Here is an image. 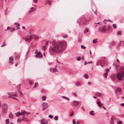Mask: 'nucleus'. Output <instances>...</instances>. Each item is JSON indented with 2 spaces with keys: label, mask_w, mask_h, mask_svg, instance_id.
Returning a JSON list of instances; mask_svg holds the SVG:
<instances>
[{
  "label": "nucleus",
  "mask_w": 124,
  "mask_h": 124,
  "mask_svg": "<svg viewBox=\"0 0 124 124\" xmlns=\"http://www.w3.org/2000/svg\"><path fill=\"white\" fill-rule=\"evenodd\" d=\"M52 44L53 46L50 48L49 50L57 53L63 51L67 47V43L65 41H62L57 44L54 41H53Z\"/></svg>",
  "instance_id": "nucleus-1"
},
{
  "label": "nucleus",
  "mask_w": 124,
  "mask_h": 124,
  "mask_svg": "<svg viewBox=\"0 0 124 124\" xmlns=\"http://www.w3.org/2000/svg\"><path fill=\"white\" fill-rule=\"evenodd\" d=\"M116 77L120 82H122L124 80V67L121 68V70L116 74Z\"/></svg>",
  "instance_id": "nucleus-2"
},
{
  "label": "nucleus",
  "mask_w": 124,
  "mask_h": 124,
  "mask_svg": "<svg viewBox=\"0 0 124 124\" xmlns=\"http://www.w3.org/2000/svg\"><path fill=\"white\" fill-rule=\"evenodd\" d=\"M35 54H36L35 57L36 58H42V56L40 52L39 51V52H38V51L37 50H35Z\"/></svg>",
  "instance_id": "nucleus-3"
},
{
  "label": "nucleus",
  "mask_w": 124,
  "mask_h": 124,
  "mask_svg": "<svg viewBox=\"0 0 124 124\" xmlns=\"http://www.w3.org/2000/svg\"><path fill=\"white\" fill-rule=\"evenodd\" d=\"M41 105L42 107V109L43 111H44L49 107V106L48 105L47 103L45 102L42 103Z\"/></svg>",
  "instance_id": "nucleus-4"
},
{
  "label": "nucleus",
  "mask_w": 124,
  "mask_h": 124,
  "mask_svg": "<svg viewBox=\"0 0 124 124\" xmlns=\"http://www.w3.org/2000/svg\"><path fill=\"white\" fill-rule=\"evenodd\" d=\"M32 36H31L28 35L26 36L25 39V40L26 41L30 42L31 40Z\"/></svg>",
  "instance_id": "nucleus-5"
},
{
  "label": "nucleus",
  "mask_w": 124,
  "mask_h": 124,
  "mask_svg": "<svg viewBox=\"0 0 124 124\" xmlns=\"http://www.w3.org/2000/svg\"><path fill=\"white\" fill-rule=\"evenodd\" d=\"M40 123L41 124H47L48 121L45 119H43L41 120Z\"/></svg>",
  "instance_id": "nucleus-6"
},
{
  "label": "nucleus",
  "mask_w": 124,
  "mask_h": 124,
  "mask_svg": "<svg viewBox=\"0 0 124 124\" xmlns=\"http://www.w3.org/2000/svg\"><path fill=\"white\" fill-rule=\"evenodd\" d=\"M14 61V57L11 56L9 58V63L10 64H12L13 63Z\"/></svg>",
  "instance_id": "nucleus-7"
},
{
  "label": "nucleus",
  "mask_w": 124,
  "mask_h": 124,
  "mask_svg": "<svg viewBox=\"0 0 124 124\" xmlns=\"http://www.w3.org/2000/svg\"><path fill=\"white\" fill-rule=\"evenodd\" d=\"M13 93L8 92L7 94L9 95H11V96H17V93L15 92V94H13Z\"/></svg>",
  "instance_id": "nucleus-8"
},
{
  "label": "nucleus",
  "mask_w": 124,
  "mask_h": 124,
  "mask_svg": "<svg viewBox=\"0 0 124 124\" xmlns=\"http://www.w3.org/2000/svg\"><path fill=\"white\" fill-rule=\"evenodd\" d=\"M72 102L73 104L75 106H77L79 104V102L76 101H72Z\"/></svg>",
  "instance_id": "nucleus-9"
},
{
  "label": "nucleus",
  "mask_w": 124,
  "mask_h": 124,
  "mask_svg": "<svg viewBox=\"0 0 124 124\" xmlns=\"http://www.w3.org/2000/svg\"><path fill=\"white\" fill-rule=\"evenodd\" d=\"M57 70L55 68H51L50 69V71L52 72L57 71Z\"/></svg>",
  "instance_id": "nucleus-10"
},
{
  "label": "nucleus",
  "mask_w": 124,
  "mask_h": 124,
  "mask_svg": "<svg viewBox=\"0 0 124 124\" xmlns=\"http://www.w3.org/2000/svg\"><path fill=\"white\" fill-rule=\"evenodd\" d=\"M106 29V27L105 25H104L103 28L102 29L101 31L102 33H104L105 32Z\"/></svg>",
  "instance_id": "nucleus-11"
},
{
  "label": "nucleus",
  "mask_w": 124,
  "mask_h": 124,
  "mask_svg": "<svg viewBox=\"0 0 124 124\" xmlns=\"http://www.w3.org/2000/svg\"><path fill=\"white\" fill-rule=\"evenodd\" d=\"M15 114L17 117H19L20 115H23V114L22 113V112H21V113L20 112H17L15 113Z\"/></svg>",
  "instance_id": "nucleus-12"
},
{
  "label": "nucleus",
  "mask_w": 124,
  "mask_h": 124,
  "mask_svg": "<svg viewBox=\"0 0 124 124\" xmlns=\"http://www.w3.org/2000/svg\"><path fill=\"white\" fill-rule=\"evenodd\" d=\"M38 38L39 37L38 35H34L32 37L33 38L36 40H38Z\"/></svg>",
  "instance_id": "nucleus-13"
},
{
  "label": "nucleus",
  "mask_w": 124,
  "mask_h": 124,
  "mask_svg": "<svg viewBox=\"0 0 124 124\" xmlns=\"http://www.w3.org/2000/svg\"><path fill=\"white\" fill-rule=\"evenodd\" d=\"M22 113L23 115L30 114V112H26L25 111L22 112Z\"/></svg>",
  "instance_id": "nucleus-14"
},
{
  "label": "nucleus",
  "mask_w": 124,
  "mask_h": 124,
  "mask_svg": "<svg viewBox=\"0 0 124 124\" xmlns=\"http://www.w3.org/2000/svg\"><path fill=\"white\" fill-rule=\"evenodd\" d=\"M15 24L16 26V27L17 28V30H18L19 29V26L20 25V24H19L18 23H15Z\"/></svg>",
  "instance_id": "nucleus-15"
},
{
  "label": "nucleus",
  "mask_w": 124,
  "mask_h": 124,
  "mask_svg": "<svg viewBox=\"0 0 124 124\" xmlns=\"http://www.w3.org/2000/svg\"><path fill=\"white\" fill-rule=\"evenodd\" d=\"M122 91L121 89L119 87H117L116 89V91L117 92H121Z\"/></svg>",
  "instance_id": "nucleus-16"
},
{
  "label": "nucleus",
  "mask_w": 124,
  "mask_h": 124,
  "mask_svg": "<svg viewBox=\"0 0 124 124\" xmlns=\"http://www.w3.org/2000/svg\"><path fill=\"white\" fill-rule=\"evenodd\" d=\"M46 4H48L49 5L51 4V3L50 2V0H46Z\"/></svg>",
  "instance_id": "nucleus-17"
},
{
  "label": "nucleus",
  "mask_w": 124,
  "mask_h": 124,
  "mask_svg": "<svg viewBox=\"0 0 124 124\" xmlns=\"http://www.w3.org/2000/svg\"><path fill=\"white\" fill-rule=\"evenodd\" d=\"M75 84L77 86H79L81 85V83L79 82Z\"/></svg>",
  "instance_id": "nucleus-18"
},
{
  "label": "nucleus",
  "mask_w": 124,
  "mask_h": 124,
  "mask_svg": "<svg viewBox=\"0 0 124 124\" xmlns=\"http://www.w3.org/2000/svg\"><path fill=\"white\" fill-rule=\"evenodd\" d=\"M95 93L97 94L98 96L99 97L101 96L102 95V94L101 93L98 92H96Z\"/></svg>",
  "instance_id": "nucleus-19"
},
{
  "label": "nucleus",
  "mask_w": 124,
  "mask_h": 124,
  "mask_svg": "<svg viewBox=\"0 0 124 124\" xmlns=\"http://www.w3.org/2000/svg\"><path fill=\"white\" fill-rule=\"evenodd\" d=\"M108 73L107 72H106L103 75L104 77L105 78H106L107 76Z\"/></svg>",
  "instance_id": "nucleus-20"
},
{
  "label": "nucleus",
  "mask_w": 124,
  "mask_h": 124,
  "mask_svg": "<svg viewBox=\"0 0 124 124\" xmlns=\"http://www.w3.org/2000/svg\"><path fill=\"white\" fill-rule=\"evenodd\" d=\"M14 117V115L10 113L9 115V117L11 118H13Z\"/></svg>",
  "instance_id": "nucleus-21"
},
{
  "label": "nucleus",
  "mask_w": 124,
  "mask_h": 124,
  "mask_svg": "<svg viewBox=\"0 0 124 124\" xmlns=\"http://www.w3.org/2000/svg\"><path fill=\"white\" fill-rule=\"evenodd\" d=\"M96 66H99L101 65V62L100 61H98L96 62Z\"/></svg>",
  "instance_id": "nucleus-22"
},
{
  "label": "nucleus",
  "mask_w": 124,
  "mask_h": 124,
  "mask_svg": "<svg viewBox=\"0 0 124 124\" xmlns=\"http://www.w3.org/2000/svg\"><path fill=\"white\" fill-rule=\"evenodd\" d=\"M6 124H8L9 123V120L8 119H6L5 120Z\"/></svg>",
  "instance_id": "nucleus-23"
},
{
  "label": "nucleus",
  "mask_w": 124,
  "mask_h": 124,
  "mask_svg": "<svg viewBox=\"0 0 124 124\" xmlns=\"http://www.w3.org/2000/svg\"><path fill=\"white\" fill-rule=\"evenodd\" d=\"M84 77L86 78H89L87 74H85L84 75Z\"/></svg>",
  "instance_id": "nucleus-24"
},
{
  "label": "nucleus",
  "mask_w": 124,
  "mask_h": 124,
  "mask_svg": "<svg viewBox=\"0 0 124 124\" xmlns=\"http://www.w3.org/2000/svg\"><path fill=\"white\" fill-rule=\"evenodd\" d=\"M62 97L63 98H64L65 99L67 100H68V101H69V98L67 97H66V96H62Z\"/></svg>",
  "instance_id": "nucleus-25"
},
{
  "label": "nucleus",
  "mask_w": 124,
  "mask_h": 124,
  "mask_svg": "<svg viewBox=\"0 0 124 124\" xmlns=\"http://www.w3.org/2000/svg\"><path fill=\"white\" fill-rule=\"evenodd\" d=\"M116 76L115 75H113L111 76V78L113 80L115 79L116 78Z\"/></svg>",
  "instance_id": "nucleus-26"
},
{
  "label": "nucleus",
  "mask_w": 124,
  "mask_h": 124,
  "mask_svg": "<svg viewBox=\"0 0 124 124\" xmlns=\"http://www.w3.org/2000/svg\"><path fill=\"white\" fill-rule=\"evenodd\" d=\"M121 31H119L117 32V33L118 35H121Z\"/></svg>",
  "instance_id": "nucleus-27"
},
{
  "label": "nucleus",
  "mask_w": 124,
  "mask_h": 124,
  "mask_svg": "<svg viewBox=\"0 0 124 124\" xmlns=\"http://www.w3.org/2000/svg\"><path fill=\"white\" fill-rule=\"evenodd\" d=\"M88 30L87 29V28H85V30L84 32V33H87V32H88Z\"/></svg>",
  "instance_id": "nucleus-28"
},
{
  "label": "nucleus",
  "mask_w": 124,
  "mask_h": 124,
  "mask_svg": "<svg viewBox=\"0 0 124 124\" xmlns=\"http://www.w3.org/2000/svg\"><path fill=\"white\" fill-rule=\"evenodd\" d=\"M97 39H94L93 40V43H95L97 42Z\"/></svg>",
  "instance_id": "nucleus-29"
},
{
  "label": "nucleus",
  "mask_w": 124,
  "mask_h": 124,
  "mask_svg": "<svg viewBox=\"0 0 124 124\" xmlns=\"http://www.w3.org/2000/svg\"><path fill=\"white\" fill-rule=\"evenodd\" d=\"M54 119L55 120L57 121L58 119V116H56L54 117Z\"/></svg>",
  "instance_id": "nucleus-30"
},
{
  "label": "nucleus",
  "mask_w": 124,
  "mask_h": 124,
  "mask_svg": "<svg viewBox=\"0 0 124 124\" xmlns=\"http://www.w3.org/2000/svg\"><path fill=\"white\" fill-rule=\"evenodd\" d=\"M97 105H98L100 107L101 106V104L100 102L99 101H98L97 103Z\"/></svg>",
  "instance_id": "nucleus-31"
},
{
  "label": "nucleus",
  "mask_w": 124,
  "mask_h": 124,
  "mask_svg": "<svg viewBox=\"0 0 124 124\" xmlns=\"http://www.w3.org/2000/svg\"><path fill=\"white\" fill-rule=\"evenodd\" d=\"M22 119L20 118H18L17 120V121L18 122H20L22 121Z\"/></svg>",
  "instance_id": "nucleus-32"
},
{
  "label": "nucleus",
  "mask_w": 124,
  "mask_h": 124,
  "mask_svg": "<svg viewBox=\"0 0 124 124\" xmlns=\"http://www.w3.org/2000/svg\"><path fill=\"white\" fill-rule=\"evenodd\" d=\"M94 112L93 111H91L90 112V115H94L95 114L94 113H93V112Z\"/></svg>",
  "instance_id": "nucleus-33"
},
{
  "label": "nucleus",
  "mask_w": 124,
  "mask_h": 124,
  "mask_svg": "<svg viewBox=\"0 0 124 124\" xmlns=\"http://www.w3.org/2000/svg\"><path fill=\"white\" fill-rule=\"evenodd\" d=\"M81 57L80 56L78 57L77 58V60L78 61H79L81 59Z\"/></svg>",
  "instance_id": "nucleus-34"
},
{
  "label": "nucleus",
  "mask_w": 124,
  "mask_h": 124,
  "mask_svg": "<svg viewBox=\"0 0 124 124\" xmlns=\"http://www.w3.org/2000/svg\"><path fill=\"white\" fill-rule=\"evenodd\" d=\"M42 100L43 101H45L46 99V97L45 96H43L42 97Z\"/></svg>",
  "instance_id": "nucleus-35"
},
{
  "label": "nucleus",
  "mask_w": 124,
  "mask_h": 124,
  "mask_svg": "<svg viewBox=\"0 0 124 124\" xmlns=\"http://www.w3.org/2000/svg\"><path fill=\"white\" fill-rule=\"evenodd\" d=\"M81 47L82 49H85L86 48L83 45H81Z\"/></svg>",
  "instance_id": "nucleus-36"
},
{
  "label": "nucleus",
  "mask_w": 124,
  "mask_h": 124,
  "mask_svg": "<svg viewBox=\"0 0 124 124\" xmlns=\"http://www.w3.org/2000/svg\"><path fill=\"white\" fill-rule=\"evenodd\" d=\"M33 30H30L29 31V34H31L32 33V32Z\"/></svg>",
  "instance_id": "nucleus-37"
},
{
  "label": "nucleus",
  "mask_w": 124,
  "mask_h": 124,
  "mask_svg": "<svg viewBox=\"0 0 124 124\" xmlns=\"http://www.w3.org/2000/svg\"><path fill=\"white\" fill-rule=\"evenodd\" d=\"M107 21H110V20H104V21H103V22L105 24H106V22Z\"/></svg>",
  "instance_id": "nucleus-38"
},
{
  "label": "nucleus",
  "mask_w": 124,
  "mask_h": 124,
  "mask_svg": "<svg viewBox=\"0 0 124 124\" xmlns=\"http://www.w3.org/2000/svg\"><path fill=\"white\" fill-rule=\"evenodd\" d=\"M113 26L114 29L116 28V24H113L112 25Z\"/></svg>",
  "instance_id": "nucleus-39"
},
{
  "label": "nucleus",
  "mask_w": 124,
  "mask_h": 124,
  "mask_svg": "<svg viewBox=\"0 0 124 124\" xmlns=\"http://www.w3.org/2000/svg\"><path fill=\"white\" fill-rule=\"evenodd\" d=\"M38 85V83H37L35 82V83L34 87H37Z\"/></svg>",
  "instance_id": "nucleus-40"
},
{
  "label": "nucleus",
  "mask_w": 124,
  "mask_h": 124,
  "mask_svg": "<svg viewBox=\"0 0 124 124\" xmlns=\"http://www.w3.org/2000/svg\"><path fill=\"white\" fill-rule=\"evenodd\" d=\"M81 19V18H79V19H78L77 20V23L79 24H80V23H79V22L80 21Z\"/></svg>",
  "instance_id": "nucleus-41"
},
{
  "label": "nucleus",
  "mask_w": 124,
  "mask_h": 124,
  "mask_svg": "<svg viewBox=\"0 0 124 124\" xmlns=\"http://www.w3.org/2000/svg\"><path fill=\"white\" fill-rule=\"evenodd\" d=\"M68 36L67 35H63V37L65 38H66Z\"/></svg>",
  "instance_id": "nucleus-42"
},
{
  "label": "nucleus",
  "mask_w": 124,
  "mask_h": 124,
  "mask_svg": "<svg viewBox=\"0 0 124 124\" xmlns=\"http://www.w3.org/2000/svg\"><path fill=\"white\" fill-rule=\"evenodd\" d=\"M15 30V28H13L11 29L10 30V32H12L13 31H14Z\"/></svg>",
  "instance_id": "nucleus-43"
},
{
  "label": "nucleus",
  "mask_w": 124,
  "mask_h": 124,
  "mask_svg": "<svg viewBox=\"0 0 124 124\" xmlns=\"http://www.w3.org/2000/svg\"><path fill=\"white\" fill-rule=\"evenodd\" d=\"M48 117L49 118H53V116L51 115H49L48 116Z\"/></svg>",
  "instance_id": "nucleus-44"
},
{
  "label": "nucleus",
  "mask_w": 124,
  "mask_h": 124,
  "mask_svg": "<svg viewBox=\"0 0 124 124\" xmlns=\"http://www.w3.org/2000/svg\"><path fill=\"white\" fill-rule=\"evenodd\" d=\"M122 123V122L121 121H118L117 124H121Z\"/></svg>",
  "instance_id": "nucleus-45"
},
{
  "label": "nucleus",
  "mask_w": 124,
  "mask_h": 124,
  "mask_svg": "<svg viewBox=\"0 0 124 124\" xmlns=\"http://www.w3.org/2000/svg\"><path fill=\"white\" fill-rule=\"evenodd\" d=\"M76 122L75 121V120L73 119V124H75Z\"/></svg>",
  "instance_id": "nucleus-46"
},
{
  "label": "nucleus",
  "mask_w": 124,
  "mask_h": 124,
  "mask_svg": "<svg viewBox=\"0 0 124 124\" xmlns=\"http://www.w3.org/2000/svg\"><path fill=\"white\" fill-rule=\"evenodd\" d=\"M18 91L19 92V93L22 96L23 95V94L22 92L19 91Z\"/></svg>",
  "instance_id": "nucleus-47"
},
{
  "label": "nucleus",
  "mask_w": 124,
  "mask_h": 124,
  "mask_svg": "<svg viewBox=\"0 0 124 124\" xmlns=\"http://www.w3.org/2000/svg\"><path fill=\"white\" fill-rule=\"evenodd\" d=\"M3 106L4 107H6V108L8 107V106L6 105V104H3Z\"/></svg>",
  "instance_id": "nucleus-48"
},
{
  "label": "nucleus",
  "mask_w": 124,
  "mask_h": 124,
  "mask_svg": "<svg viewBox=\"0 0 124 124\" xmlns=\"http://www.w3.org/2000/svg\"><path fill=\"white\" fill-rule=\"evenodd\" d=\"M12 99H15L16 100L18 101V99H17L16 98V97H13L12 98Z\"/></svg>",
  "instance_id": "nucleus-49"
},
{
  "label": "nucleus",
  "mask_w": 124,
  "mask_h": 124,
  "mask_svg": "<svg viewBox=\"0 0 124 124\" xmlns=\"http://www.w3.org/2000/svg\"><path fill=\"white\" fill-rule=\"evenodd\" d=\"M98 61H100V62L101 65L102 64V62L104 61L102 60H99Z\"/></svg>",
  "instance_id": "nucleus-50"
},
{
  "label": "nucleus",
  "mask_w": 124,
  "mask_h": 124,
  "mask_svg": "<svg viewBox=\"0 0 124 124\" xmlns=\"http://www.w3.org/2000/svg\"><path fill=\"white\" fill-rule=\"evenodd\" d=\"M116 66L117 68L119 67L120 66V65L119 64H117V63H116Z\"/></svg>",
  "instance_id": "nucleus-51"
},
{
  "label": "nucleus",
  "mask_w": 124,
  "mask_h": 124,
  "mask_svg": "<svg viewBox=\"0 0 124 124\" xmlns=\"http://www.w3.org/2000/svg\"><path fill=\"white\" fill-rule=\"evenodd\" d=\"M20 55L19 54L16 57V58H17L18 59L20 57Z\"/></svg>",
  "instance_id": "nucleus-52"
},
{
  "label": "nucleus",
  "mask_w": 124,
  "mask_h": 124,
  "mask_svg": "<svg viewBox=\"0 0 124 124\" xmlns=\"http://www.w3.org/2000/svg\"><path fill=\"white\" fill-rule=\"evenodd\" d=\"M33 2L35 3H36L37 2L38 0H33Z\"/></svg>",
  "instance_id": "nucleus-53"
},
{
  "label": "nucleus",
  "mask_w": 124,
  "mask_h": 124,
  "mask_svg": "<svg viewBox=\"0 0 124 124\" xmlns=\"http://www.w3.org/2000/svg\"><path fill=\"white\" fill-rule=\"evenodd\" d=\"M73 115V112H72L71 114H70V116H72Z\"/></svg>",
  "instance_id": "nucleus-54"
},
{
  "label": "nucleus",
  "mask_w": 124,
  "mask_h": 124,
  "mask_svg": "<svg viewBox=\"0 0 124 124\" xmlns=\"http://www.w3.org/2000/svg\"><path fill=\"white\" fill-rule=\"evenodd\" d=\"M122 106H124V103H121L120 104Z\"/></svg>",
  "instance_id": "nucleus-55"
},
{
  "label": "nucleus",
  "mask_w": 124,
  "mask_h": 124,
  "mask_svg": "<svg viewBox=\"0 0 124 124\" xmlns=\"http://www.w3.org/2000/svg\"><path fill=\"white\" fill-rule=\"evenodd\" d=\"M45 46H44V47H43V50L44 51H45Z\"/></svg>",
  "instance_id": "nucleus-56"
},
{
  "label": "nucleus",
  "mask_w": 124,
  "mask_h": 124,
  "mask_svg": "<svg viewBox=\"0 0 124 124\" xmlns=\"http://www.w3.org/2000/svg\"><path fill=\"white\" fill-rule=\"evenodd\" d=\"M73 95L75 97H76L77 96L76 94L75 93H73Z\"/></svg>",
  "instance_id": "nucleus-57"
},
{
  "label": "nucleus",
  "mask_w": 124,
  "mask_h": 124,
  "mask_svg": "<svg viewBox=\"0 0 124 124\" xmlns=\"http://www.w3.org/2000/svg\"><path fill=\"white\" fill-rule=\"evenodd\" d=\"M30 47H29V48H28V51H27V53L26 55H27L28 54V52L30 50Z\"/></svg>",
  "instance_id": "nucleus-58"
},
{
  "label": "nucleus",
  "mask_w": 124,
  "mask_h": 124,
  "mask_svg": "<svg viewBox=\"0 0 124 124\" xmlns=\"http://www.w3.org/2000/svg\"><path fill=\"white\" fill-rule=\"evenodd\" d=\"M11 95H9V96L8 97L9 98H12L13 97H12L11 96Z\"/></svg>",
  "instance_id": "nucleus-59"
},
{
  "label": "nucleus",
  "mask_w": 124,
  "mask_h": 124,
  "mask_svg": "<svg viewBox=\"0 0 124 124\" xmlns=\"http://www.w3.org/2000/svg\"><path fill=\"white\" fill-rule=\"evenodd\" d=\"M10 27L9 26H8L7 27V30H6L5 31H6L7 30L9 29V28H10Z\"/></svg>",
  "instance_id": "nucleus-60"
},
{
  "label": "nucleus",
  "mask_w": 124,
  "mask_h": 124,
  "mask_svg": "<svg viewBox=\"0 0 124 124\" xmlns=\"http://www.w3.org/2000/svg\"><path fill=\"white\" fill-rule=\"evenodd\" d=\"M88 85H91V83L90 82H88Z\"/></svg>",
  "instance_id": "nucleus-61"
},
{
  "label": "nucleus",
  "mask_w": 124,
  "mask_h": 124,
  "mask_svg": "<svg viewBox=\"0 0 124 124\" xmlns=\"http://www.w3.org/2000/svg\"><path fill=\"white\" fill-rule=\"evenodd\" d=\"M102 107H103V108L104 109H105V110H106V108H105V107H104V106H102Z\"/></svg>",
  "instance_id": "nucleus-62"
},
{
  "label": "nucleus",
  "mask_w": 124,
  "mask_h": 124,
  "mask_svg": "<svg viewBox=\"0 0 124 124\" xmlns=\"http://www.w3.org/2000/svg\"><path fill=\"white\" fill-rule=\"evenodd\" d=\"M92 63V62H91V61H90V62H88V63Z\"/></svg>",
  "instance_id": "nucleus-63"
},
{
  "label": "nucleus",
  "mask_w": 124,
  "mask_h": 124,
  "mask_svg": "<svg viewBox=\"0 0 124 124\" xmlns=\"http://www.w3.org/2000/svg\"><path fill=\"white\" fill-rule=\"evenodd\" d=\"M117 61L118 62V63H119V62H120V61H119V60H118V59H117Z\"/></svg>",
  "instance_id": "nucleus-64"
}]
</instances>
